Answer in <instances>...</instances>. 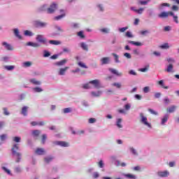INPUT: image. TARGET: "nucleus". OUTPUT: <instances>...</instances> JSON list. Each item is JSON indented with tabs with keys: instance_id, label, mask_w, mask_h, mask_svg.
Wrapping results in <instances>:
<instances>
[{
	"instance_id": "nucleus-18",
	"label": "nucleus",
	"mask_w": 179,
	"mask_h": 179,
	"mask_svg": "<svg viewBox=\"0 0 179 179\" xmlns=\"http://www.w3.org/2000/svg\"><path fill=\"white\" fill-rule=\"evenodd\" d=\"M101 62L102 65H106L110 62V57H103L101 59Z\"/></svg>"
},
{
	"instance_id": "nucleus-22",
	"label": "nucleus",
	"mask_w": 179,
	"mask_h": 179,
	"mask_svg": "<svg viewBox=\"0 0 179 179\" xmlns=\"http://www.w3.org/2000/svg\"><path fill=\"white\" fill-rule=\"evenodd\" d=\"M49 44H52V45H59L61 44V41L50 40L49 41Z\"/></svg>"
},
{
	"instance_id": "nucleus-47",
	"label": "nucleus",
	"mask_w": 179,
	"mask_h": 179,
	"mask_svg": "<svg viewBox=\"0 0 179 179\" xmlns=\"http://www.w3.org/2000/svg\"><path fill=\"white\" fill-rule=\"evenodd\" d=\"M77 36H78V37H80V38H85V34H83V31H82L78 32Z\"/></svg>"
},
{
	"instance_id": "nucleus-44",
	"label": "nucleus",
	"mask_w": 179,
	"mask_h": 179,
	"mask_svg": "<svg viewBox=\"0 0 179 179\" xmlns=\"http://www.w3.org/2000/svg\"><path fill=\"white\" fill-rule=\"evenodd\" d=\"M2 169L3 170V171H5V173H6L7 174H8L9 176H10L12 173H10V170L6 169V167L3 166Z\"/></svg>"
},
{
	"instance_id": "nucleus-16",
	"label": "nucleus",
	"mask_w": 179,
	"mask_h": 179,
	"mask_svg": "<svg viewBox=\"0 0 179 179\" xmlns=\"http://www.w3.org/2000/svg\"><path fill=\"white\" fill-rule=\"evenodd\" d=\"M159 177H168L169 176V171H159L157 173Z\"/></svg>"
},
{
	"instance_id": "nucleus-3",
	"label": "nucleus",
	"mask_w": 179,
	"mask_h": 179,
	"mask_svg": "<svg viewBox=\"0 0 179 179\" xmlns=\"http://www.w3.org/2000/svg\"><path fill=\"white\" fill-rule=\"evenodd\" d=\"M58 8V5L57 3H52L49 8H47V13L51 14L54 13L55 10Z\"/></svg>"
},
{
	"instance_id": "nucleus-12",
	"label": "nucleus",
	"mask_w": 179,
	"mask_h": 179,
	"mask_svg": "<svg viewBox=\"0 0 179 179\" xmlns=\"http://www.w3.org/2000/svg\"><path fill=\"white\" fill-rule=\"evenodd\" d=\"M68 69H69V66H66L64 68L59 69V72H58L59 75H60L61 76H63L64 75H65V73H66Z\"/></svg>"
},
{
	"instance_id": "nucleus-59",
	"label": "nucleus",
	"mask_w": 179,
	"mask_h": 179,
	"mask_svg": "<svg viewBox=\"0 0 179 179\" xmlns=\"http://www.w3.org/2000/svg\"><path fill=\"white\" fill-rule=\"evenodd\" d=\"M150 90V88L149 87H145L143 88L144 93H149Z\"/></svg>"
},
{
	"instance_id": "nucleus-17",
	"label": "nucleus",
	"mask_w": 179,
	"mask_h": 179,
	"mask_svg": "<svg viewBox=\"0 0 179 179\" xmlns=\"http://www.w3.org/2000/svg\"><path fill=\"white\" fill-rule=\"evenodd\" d=\"M45 123L44 122H31V127H36L37 125H38L39 127H43V125H44Z\"/></svg>"
},
{
	"instance_id": "nucleus-62",
	"label": "nucleus",
	"mask_w": 179,
	"mask_h": 179,
	"mask_svg": "<svg viewBox=\"0 0 179 179\" xmlns=\"http://www.w3.org/2000/svg\"><path fill=\"white\" fill-rule=\"evenodd\" d=\"M164 6L170 7V3H163L160 4V8H163Z\"/></svg>"
},
{
	"instance_id": "nucleus-46",
	"label": "nucleus",
	"mask_w": 179,
	"mask_h": 179,
	"mask_svg": "<svg viewBox=\"0 0 179 179\" xmlns=\"http://www.w3.org/2000/svg\"><path fill=\"white\" fill-rule=\"evenodd\" d=\"M3 114H4V115H9L10 113H9V110H8V108H3Z\"/></svg>"
},
{
	"instance_id": "nucleus-64",
	"label": "nucleus",
	"mask_w": 179,
	"mask_h": 179,
	"mask_svg": "<svg viewBox=\"0 0 179 179\" xmlns=\"http://www.w3.org/2000/svg\"><path fill=\"white\" fill-rule=\"evenodd\" d=\"M129 75H133L134 76H136V72L134 70H131L129 71Z\"/></svg>"
},
{
	"instance_id": "nucleus-51",
	"label": "nucleus",
	"mask_w": 179,
	"mask_h": 179,
	"mask_svg": "<svg viewBox=\"0 0 179 179\" xmlns=\"http://www.w3.org/2000/svg\"><path fill=\"white\" fill-rule=\"evenodd\" d=\"M83 89H91L92 87H90V83H87L83 85Z\"/></svg>"
},
{
	"instance_id": "nucleus-10",
	"label": "nucleus",
	"mask_w": 179,
	"mask_h": 179,
	"mask_svg": "<svg viewBox=\"0 0 179 179\" xmlns=\"http://www.w3.org/2000/svg\"><path fill=\"white\" fill-rule=\"evenodd\" d=\"M35 153L39 156H43V155H45V150H44V148H38L35 150Z\"/></svg>"
},
{
	"instance_id": "nucleus-42",
	"label": "nucleus",
	"mask_w": 179,
	"mask_h": 179,
	"mask_svg": "<svg viewBox=\"0 0 179 179\" xmlns=\"http://www.w3.org/2000/svg\"><path fill=\"white\" fill-rule=\"evenodd\" d=\"M33 90L36 92V93H40L41 92H43V89L38 87H34L33 89Z\"/></svg>"
},
{
	"instance_id": "nucleus-32",
	"label": "nucleus",
	"mask_w": 179,
	"mask_h": 179,
	"mask_svg": "<svg viewBox=\"0 0 179 179\" xmlns=\"http://www.w3.org/2000/svg\"><path fill=\"white\" fill-rule=\"evenodd\" d=\"M168 120H169V116H168V115H165V116L162 118L161 124H162V125H164V124H166V122H167Z\"/></svg>"
},
{
	"instance_id": "nucleus-13",
	"label": "nucleus",
	"mask_w": 179,
	"mask_h": 179,
	"mask_svg": "<svg viewBox=\"0 0 179 179\" xmlns=\"http://www.w3.org/2000/svg\"><path fill=\"white\" fill-rule=\"evenodd\" d=\"M90 85H93L95 87H100V80H93L89 82Z\"/></svg>"
},
{
	"instance_id": "nucleus-34",
	"label": "nucleus",
	"mask_w": 179,
	"mask_h": 179,
	"mask_svg": "<svg viewBox=\"0 0 179 179\" xmlns=\"http://www.w3.org/2000/svg\"><path fill=\"white\" fill-rule=\"evenodd\" d=\"M78 66H80V68H84L85 69H87V66H86V64H85V63L82 62H79L78 63Z\"/></svg>"
},
{
	"instance_id": "nucleus-61",
	"label": "nucleus",
	"mask_w": 179,
	"mask_h": 179,
	"mask_svg": "<svg viewBox=\"0 0 179 179\" xmlns=\"http://www.w3.org/2000/svg\"><path fill=\"white\" fill-rule=\"evenodd\" d=\"M94 122H96V119H94L93 117L89 119L90 124H94Z\"/></svg>"
},
{
	"instance_id": "nucleus-21",
	"label": "nucleus",
	"mask_w": 179,
	"mask_h": 179,
	"mask_svg": "<svg viewBox=\"0 0 179 179\" xmlns=\"http://www.w3.org/2000/svg\"><path fill=\"white\" fill-rule=\"evenodd\" d=\"M176 108H177V106H171V107H169V108H168L166 109V111H167L168 113H174V111H176Z\"/></svg>"
},
{
	"instance_id": "nucleus-20",
	"label": "nucleus",
	"mask_w": 179,
	"mask_h": 179,
	"mask_svg": "<svg viewBox=\"0 0 179 179\" xmlns=\"http://www.w3.org/2000/svg\"><path fill=\"white\" fill-rule=\"evenodd\" d=\"M27 110H29V107L27 106H23L21 110V114L26 117L27 115Z\"/></svg>"
},
{
	"instance_id": "nucleus-2",
	"label": "nucleus",
	"mask_w": 179,
	"mask_h": 179,
	"mask_svg": "<svg viewBox=\"0 0 179 179\" xmlns=\"http://www.w3.org/2000/svg\"><path fill=\"white\" fill-rule=\"evenodd\" d=\"M141 117V122L145 125V127H148V128H152V125L150 123L148 122V117L146 116L143 115V113H140Z\"/></svg>"
},
{
	"instance_id": "nucleus-26",
	"label": "nucleus",
	"mask_w": 179,
	"mask_h": 179,
	"mask_svg": "<svg viewBox=\"0 0 179 179\" xmlns=\"http://www.w3.org/2000/svg\"><path fill=\"white\" fill-rule=\"evenodd\" d=\"M129 44H132L133 45H136L137 47H141L142 45V43L141 42H136L134 41H129Z\"/></svg>"
},
{
	"instance_id": "nucleus-11",
	"label": "nucleus",
	"mask_w": 179,
	"mask_h": 179,
	"mask_svg": "<svg viewBox=\"0 0 179 179\" xmlns=\"http://www.w3.org/2000/svg\"><path fill=\"white\" fill-rule=\"evenodd\" d=\"M35 27H45L47 24L41 21H36L34 23Z\"/></svg>"
},
{
	"instance_id": "nucleus-14",
	"label": "nucleus",
	"mask_w": 179,
	"mask_h": 179,
	"mask_svg": "<svg viewBox=\"0 0 179 179\" xmlns=\"http://www.w3.org/2000/svg\"><path fill=\"white\" fill-rule=\"evenodd\" d=\"M62 15L55 17V20H61L63 17H65V10H60Z\"/></svg>"
},
{
	"instance_id": "nucleus-4",
	"label": "nucleus",
	"mask_w": 179,
	"mask_h": 179,
	"mask_svg": "<svg viewBox=\"0 0 179 179\" xmlns=\"http://www.w3.org/2000/svg\"><path fill=\"white\" fill-rule=\"evenodd\" d=\"M169 16H174V13L169 11V12H162L158 15V17L160 19H167Z\"/></svg>"
},
{
	"instance_id": "nucleus-48",
	"label": "nucleus",
	"mask_w": 179,
	"mask_h": 179,
	"mask_svg": "<svg viewBox=\"0 0 179 179\" xmlns=\"http://www.w3.org/2000/svg\"><path fill=\"white\" fill-rule=\"evenodd\" d=\"M13 140L14 142H16V143H19V142H20L21 138L20 137L15 136V137H13Z\"/></svg>"
},
{
	"instance_id": "nucleus-28",
	"label": "nucleus",
	"mask_w": 179,
	"mask_h": 179,
	"mask_svg": "<svg viewBox=\"0 0 179 179\" xmlns=\"http://www.w3.org/2000/svg\"><path fill=\"white\" fill-rule=\"evenodd\" d=\"M80 47H81V48H83V50H84V51H89V48L86 43H81Z\"/></svg>"
},
{
	"instance_id": "nucleus-60",
	"label": "nucleus",
	"mask_w": 179,
	"mask_h": 179,
	"mask_svg": "<svg viewBox=\"0 0 179 179\" xmlns=\"http://www.w3.org/2000/svg\"><path fill=\"white\" fill-rule=\"evenodd\" d=\"M124 57H125L126 58H127L128 59H131V54H129V53H128V52L124 53Z\"/></svg>"
},
{
	"instance_id": "nucleus-29",
	"label": "nucleus",
	"mask_w": 179,
	"mask_h": 179,
	"mask_svg": "<svg viewBox=\"0 0 179 179\" xmlns=\"http://www.w3.org/2000/svg\"><path fill=\"white\" fill-rule=\"evenodd\" d=\"M159 48H162V50H169V48H170V46L169 45V43H165L163 45H161L159 46Z\"/></svg>"
},
{
	"instance_id": "nucleus-23",
	"label": "nucleus",
	"mask_w": 179,
	"mask_h": 179,
	"mask_svg": "<svg viewBox=\"0 0 179 179\" xmlns=\"http://www.w3.org/2000/svg\"><path fill=\"white\" fill-rule=\"evenodd\" d=\"M29 82L31 83H32L33 85H41V83L40 81H38L37 80H36V78H32V79L29 80Z\"/></svg>"
},
{
	"instance_id": "nucleus-35",
	"label": "nucleus",
	"mask_w": 179,
	"mask_h": 179,
	"mask_svg": "<svg viewBox=\"0 0 179 179\" xmlns=\"http://www.w3.org/2000/svg\"><path fill=\"white\" fill-rule=\"evenodd\" d=\"M40 134H41V131H40V130H34L32 131V135L34 136H38V135H40Z\"/></svg>"
},
{
	"instance_id": "nucleus-50",
	"label": "nucleus",
	"mask_w": 179,
	"mask_h": 179,
	"mask_svg": "<svg viewBox=\"0 0 179 179\" xmlns=\"http://www.w3.org/2000/svg\"><path fill=\"white\" fill-rule=\"evenodd\" d=\"M43 52H44L43 57L45 58H47V57H50V55H51V53H50V52H48L47 50H45Z\"/></svg>"
},
{
	"instance_id": "nucleus-63",
	"label": "nucleus",
	"mask_w": 179,
	"mask_h": 179,
	"mask_svg": "<svg viewBox=\"0 0 179 179\" xmlns=\"http://www.w3.org/2000/svg\"><path fill=\"white\" fill-rule=\"evenodd\" d=\"M164 31H170V30H171V27L166 26L164 27Z\"/></svg>"
},
{
	"instance_id": "nucleus-15",
	"label": "nucleus",
	"mask_w": 179,
	"mask_h": 179,
	"mask_svg": "<svg viewBox=\"0 0 179 179\" xmlns=\"http://www.w3.org/2000/svg\"><path fill=\"white\" fill-rule=\"evenodd\" d=\"M110 72L113 73V75H116V76H122V73L121 72H118L116 69H109Z\"/></svg>"
},
{
	"instance_id": "nucleus-33",
	"label": "nucleus",
	"mask_w": 179,
	"mask_h": 179,
	"mask_svg": "<svg viewBox=\"0 0 179 179\" xmlns=\"http://www.w3.org/2000/svg\"><path fill=\"white\" fill-rule=\"evenodd\" d=\"M121 122H122V119L119 118L117 121V128H122V124H121Z\"/></svg>"
},
{
	"instance_id": "nucleus-5",
	"label": "nucleus",
	"mask_w": 179,
	"mask_h": 179,
	"mask_svg": "<svg viewBox=\"0 0 179 179\" xmlns=\"http://www.w3.org/2000/svg\"><path fill=\"white\" fill-rule=\"evenodd\" d=\"M54 145L62 146V148H68V146H69V143L66 141H55Z\"/></svg>"
},
{
	"instance_id": "nucleus-49",
	"label": "nucleus",
	"mask_w": 179,
	"mask_h": 179,
	"mask_svg": "<svg viewBox=\"0 0 179 179\" xmlns=\"http://www.w3.org/2000/svg\"><path fill=\"white\" fill-rule=\"evenodd\" d=\"M125 177H127V178H131V179L136 178V176H135L134 175H132V174H126Z\"/></svg>"
},
{
	"instance_id": "nucleus-7",
	"label": "nucleus",
	"mask_w": 179,
	"mask_h": 179,
	"mask_svg": "<svg viewBox=\"0 0 179 179\" xmlns=\"http://www.w3.org/2000/svg\"><path fill=\"white\" fill-rule=\"evenodd\" d=\"M2 45L4 47L5 50H7V51H13L14 50L13 45L7 42H3Z\"/></svg>"
},
{
	"instance_id": "nucleus-45",
	"label": "nucleus",
	"mask_w": 179,
	"mask_h": 179,
	"mask_svg": "<svg viewBox=\"0 0 179 179\" xmlns=\"http://www.w3.org/2000/svg\"><path fill=\"white\" fill-rule=\"evenodd\" d=\"M112 55L114 57L115 62H120L119 57L117 56V54L113 53Z\"/></svg>"
},
{
	"instance_id": "nucleus-1",
	"label": "nucleus",
	"mask_w": 179,
	"mask_h": 179,
	"mask_svg": "<svg viewBox=\"0 0 179 179\" xmlns=\"http://www.w3.org/2000/svg\"><path fill=\"white\" fill-rule=\"evenodd\" d=\"M12 152H13V155L14 156H17V159H16V163H19V162H20L21 160V157L20 156H22V155H20V152H17V150H19V144H14L12 149H11Z\"/></svg>"
},
{
	"instance_id": "nucleus-43",
	"label": "nucleus",
	"mask_w": 179,
	"mask_h": 179,
	"mask_svg": "<svg viewBox=\"0 0 179 179\" xmlns=\"http://www.w3.org/2000/svg\"><path fill=\"white\" fill-rule=\"evenodd\" d=\"M112 86H115V87H117V89H121V83H114L112 84Z\"/></svg>"
},
{
	"instance_id": "nucleus-54",
	"label": "nucleus",
	"mask_w": 179,
	"mask_h": 179,
	"mask_svg": "<svg viewBox=\"0 0 179 179\" xmlns=\"http://www.w3.org/2000/svg\"><path fill=\"white\" fill-rule=\"evenodd\" d=\"M125 35H126V37H129V38H132V37H134V36L130 31L126 32Z\"/></svg>"
},
{
	"instance_id": "nucleus-41",
	"label": "nucleus",
	"mask_w": 179,
	"mask_h": 179,
	"mask_svg": "<svg viewBox=\"0 0 179 179\" xmlns=\"http://www.w3.org/2000/svg\"><path fill=\"white\" fill-rule=\"evenodd\" d=\"M149 65H147L145 67L140 69V72H148V70L149 69Z\"/></svg>"
},
{
	"instance_id": "nucleus-58",
	"label": "nucleus",
	"mask_w": 179,
	"mask_h": 179,
	"mask_svg": "<svg viewBox=\"0 0 179 179\" xmlns=\"http://www.w3.org/2000/svg\"><path fill=\"white\" fill-rule=\"evenodd\" d=\"M7 138H8V136H6V134H2L1 136V141H6Z\"/></svg>"
},
{
	"instance_id": "nucleus-36",
	"label": "nucleus",
	"mask_w": 179,
	"mask_h": 179,
	"mask_svg": "<svg viewBox=\"0 0 179 179\" xmlns=\"http://www.w3.org/2000/svg\"><path fill=\"white\" fill-rule=\"evenodd\" d=\"M23 66L24 68H29V67L31 66V62H25L23 63Z\"/></svg>"
},
{
	"instance_id": "nucleus-55",
	"label": "nucleus",
	"mask_w": 179,
	"mask_h": 179,
	"mask_svg": "<svg viewBox=\"0 0 179 179\" xmlns=\"http://www.w3.org/2000/svg\"><path fill=\"white\" fill-rule=\"evenodd\" d=\"M126 30H128V27L119 29V31H120V33H124Z\"/></svg>"
},
{
	"instance_id": "nucleus-31",
	"label": "nucleus",
	"mask_w": 179,
	"mask_h": 179,
	"mask_svg": "<svg viewBox=\"0 0 179 179\" xmlns=\"http://www.w3.org/2000/svg\"><path fill=\"white\" fill-rule=\"evenodd\" d=\"M14 34H15V36H16L17 37V38H19L20 40H22V36H20V34H19V29H15Z\"/></svg>"
},
{
	"instance_id": "nucleus-39",
	"label": "nucleus",
	"mask_w": 179,
	"mask_h": 179,
	"mask_svg": "<svg viewBox=\"0 0 179 179\" xmlns=\"http://www.w3.org/2000/svg\"><path fill=\"white\" fill-rule=\"evenodd\" d=\"M166 61H167L168 64H173L176 63V60L174 59L171 58V57H169V58L166 59Z\"/></svg>"
},
{
	"instance_id": "nucleus-19",
	"label": "nucleus",
	"mask_w": 179,
	"mask_h": 179,
	"mask_svg": "<svg viewBox=\"0 0 179 179\" xmlns=\"http://www.w3.org/2000/svg\"><path fill=\"white\" fill-rule=\"evenodd\" d=\"M66 61L67 60L64 59L63 60H61L60 62L55 63V65H56L57 66H63V65L66 64Z\"/></svg>"
},
{
	"instance_id": "nucleus-56",
	"label": "nucleus",
	"mask_w": 179,
	"mask_h": 179,
	"mask_svg": "<svg viewBox=\"0 0 179 179\" xmlns=\"http://www.w3.org/2000/svg\"><path fill=\"white\" fill-rule=\"evenodd\" d=\"M130 152L133 153L134 155H137L138 152H136V150H135L134 148H130Z\"/></svg>"
},
{
	"instance_id": "nucleus-6",
	"label": "nucleus",
	"mask_w": 179,
	"mask_h": 179,
	"mask_svg": "<svg viewBox=\"0 0 179 179\" xmlns=\"http://www.w3.org/2000/svg\"><path fill=\"white\" fill-rule=\"evenodd\" d=\"M36 41H38V43H41L42 44H47V38H44L43 35H37Z\"/></svg>"
},
{
	"instance_id": "nucleus-40",
	"label": "nucleus",
	"mask_w": 179,
	"mask_h": 179,
	"mask_svg": "<svg viewBox=\"0 0 179 179\" xmlns=\"http://www.w3.org/2000/svg\"><path fill=\"white\" fill-rule=\"evenodd\" d=\"M45 141H47V135L46 134H43L42 136L41 143L43 145H44V143H45Z\"/></svg>"
},
{
	"instance_id": "nucleus-25",
	"label": "nucleus",
	"mask_w": 179,
	"mask_h": 179,
	"mask_svg": "<svg viewBox=\"0 0 179 179\" xmlns=\"http://www.w3.org/2000/svg\"><path fill=\"white\" fill-rule=\"evenodd\" d=\"M157 83L162 87V89H169V87L164 85V81L163 80L158 81Z\"/></svg>"
},
{
	"instance_id": "nucleus-38",
	"label": "nucleus",
	"mask_w": 179,
	"mask_h": 179,
	"mask_svg": "<svg viewBox=\"0 0 179 179\" xmlns=\"http://www.w3.org/2000/svg\"><path fill=\"white\" fill-rule=\"evenodd\" d=\"M4 68L7 71H13V69H15V66H4Z\"/></svg>"
},
{
	"instance_id": "nucleus-37",
	"label": "nucleus",
	"mask_w": 179,
	"mask_h": 179,
	"mask_svg": "<svg viewBox=\"0 0 179 179\" xmlns=\"http://www.w3.org/2000/svg\"><path fill=\"white\" fill-rule=\"evenodd\" d=\"M148 111L149 113H150V114H152V115H158V113L156 112V110L152 109V108H148Z\"/></svg>"
},
{
	"instance_id": "nucleus-53",
	"label": "nucleus",
	"mask_w": 179,
	"mask_h": 179,
	"mask_svg": "<svg viewBox=\"0 0 179 179\" xmlns=\"http://www.w3.org/2000/svg\"><path fill=\"white\" fill-rule=\"evenodd\" d=\"M24 35L25 36H33V34L31 33V31H29V30H26L24 31Z\"/></svg>"
},
{
	"instance_id": "nucleus-9",
	"label": "nucleus",
	"mask_w": 179,
	"mask_h": 179,
	"mask_svg": "<svg viewBox=\"0 0 179 179\" xmlns=\"http://www.w3.org/2000/svg\"><path fill=\"white\" fill-rule=\"evenodd\" d=\"M165 72L173 73L174 72V65H173V64H169L165 69Z\"/></svg>"
},
{
	"instance_id": "nucleus-52",
	"label": "nucleus",
	"mask_w": 179,
	"mask_h": 179,
	"mask_svg": "<svg viewBox=\"0 0 179 179\" xmlns=\"http://www.w3.org/2000/svg\"><path fill=\"white\" fill-rule=\"evenodd\" d=\"M98 166L100 167V169H103V167H104V163H103V160H100L99 162Z\"/></svg>"
},
{
	"instance_id": "nucleus-8",
	"label": "nucleus",
	"mask_w": 179,
	"mask_h": 179,
	"mask_svg": "<svg viewBox=\"0 0 179 179\" xmlns=\"http://www.w3.org/2000/svg\"><path fill=\"white\" fill-rule=\"evenodd\" d=\"M131 10H133V12H135L136 13H138V15H142L143 13V11L145 10L144 8H140L138 9L135 8V7H131Z\"/></svg>"
},
{
	"instance_id": "nucleus-30",
	"label": "nucleus",
	"mask_w": 179,
	"mask_h": 179,
	"mask_svg": "<svg viewBox=\"0 0 179 179\" xmlns=\"http://www.w3.org/2000/svg\"><path fill=\"white\" fill-rule=\"evenodd\" d=\"M149 2H150V0L140 1L138 2V5H141V6L148 5Z\"/></svg>"
},
{
	"instance_id": "nucleus-24",
	"label": "nucleus",
	"mask_w": 179,
	"mask_h": 179,
	"mask_svg": "<svg viewBox=\"0 0 179 179\" xmlns=\"http://www.w3.org/2000/svg\"><path fill=\"white\" fill-rule=\"evenodd\" d=\"M54 157L52 156H49V157H46L44 158V162L45 163H47L48 164V163H50V162H52Z\"/></svg>"
},
{
	"instance_id": "nucleus-57",
	"label": "nucleus",
	"mask_w": 179,
	"mask_h": 179,
	"mask_svg": "<svg viewBox=\"0 0 179 179\" xmlns=\"http://www.w3.org/2000/svg\"><path fill=\"white\" fill-rule=\"evenodd\" d=\"M71 108H66L64 109V114H66L68 113H71Z\"/></svg>"
},
{
	"instance_id": "nucleus-27",
	"label": "nucleus",
	"mask_w": 179,
	"mask_h": 179,
	"mask_svg": "<svg viewBox=\"0 0 179 179\" xmlns=\"http://www.w3.org/2000/svg\"><path fill=\"white\" fill-rule=\"evenodd\" d=\"M92 96H93V97H99V96L101 95V91H98V92H91Z\"/></svg>"
}]
</instances>
